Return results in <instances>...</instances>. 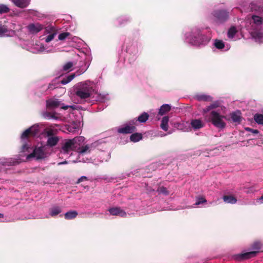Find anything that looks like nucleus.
<instances>
[{
	"label": "nucleus",
	"mask_w": 263,
	"mask_h": 263,
	"mask_svg": "<svg viewBox=\"0 0 263 263\" xmlns=\"http://www.w3.org/2000/svg\"><path fill=\"white\" fill-rule=\"evenodd\" d=\"M84 141V138L81 136L66 140L62 145V149L64 153H68L72 151H78V146L81 145Z\"/></svg>",
	"instance_id": "1"
},
{
	"label": "nucleus",
	"mask_w": 263,
	"mask_h": 263,
	"mask_svg": "<svg viewBox=\"0 0 263 263\" xmlns=\"http://www.w3.org/2000/svg\"><path fill=\"white\" fill-rule=\"evenodd\" d=\"M93 89L92 86L87 83H81L76 88L75 93L81 99L89 98L91 96Z\"/></svg>",
	"instance_id": "2"
},
{
	"label": "nucleus",
	"mask_w": 263,
	"mask_h": 263,
	"mask_svg": "<svg viewBox=\"0 0 263 263\" xmlns=\"http://www.w3.org/2000/svg\"><path fill=\"white\" fill-rule=\"evenodd\" d=\"M262 246V244L260 241H255L251 245L252 249L254 251L238 254L236 256V259L238 260H242L254 257L259 252Z\"/></svg>",
	"instance_id": "3"
},
{
	"label": "nucleus",
	"mask_w": 263,
	"mask_h": 263,
	"mask_svg": "<svg viewBox=\"0 0 263 263\" xmlns=\"http://www.w3.org/2000/svg\"><path fill=\"white\" fill-rule=\"evenodd\" d=\"M224 117L220 115L215 111H212L210 113L209 120L212 124L216 127L222 129L225 127L226 124L223 120Z\"/></svg>",
	"instance_id": "4"
},
{
	"label": "nucleus",
	"mask_w": 263,
	"mask_h": 263,
	"mask_svg": "<svg viewBox=\"0 0 263 263\" xmlns=\"http://www.w3.org/2000/svg\"><path fill=\"white\" fill-rule=\"evenodd\" d=\"M214 21L217 24H222L229 18V12L225 10H216L212 12Z\"/></svg>",
	"instance_id": "5"
},
{
	"label": "nucleus",
	"mask_w": 263,
	"mask_h": 263,
	"mask_svg": "<svg viewBox=\"0 0 263 263\" xmlns=\"http://www.w3.org/2000/svg\"><path fill=\"white\" fill-rule=\"evenodd\" d=\"M208 40L206 36L198 33L197 35H194L190 40V43L196 46H199L202 44H205Z\"/></svg>",
	"instance_id": "6"
},
{
	"label": "nucleus",
	"mask_w": 263,
	"mask_h": 263,
	"mask_svg": "<svg viewBox=\"0 0 263 263\" xmlns=\"http://www.w3.org/2000/svg\"><path fill=\"white\" fill-rule=\"evenodd\" d=\"M39 133V127L37 125H33L25 130L22 134L21 138L26 139L29 137H35Z\"/></svg>",
	"instance_id": "7"
},
{
	"label": "nucleus",
	"mask_w": 263,
	"mask_h": 263,
	"mask_svg": "<svg viewBox=\"0 0 263 263\" xmlns=\"http://www.w3.org/2000/svg\"><path fill=\"white\" fill-rule=\"evenodd\" d=\"M45 157V154L42 147H35L33 152L28 156V157H35L36 159H43Z\"/></svg>",
	"instance_id": "8"
},
{
	"label": "nucleus",
	"mask_w": 263,
	"mask_h": 263,
	"mask_svg": "<svg viewBox=\"0 0 263 263\" xmlns=\"http://www.w3.org/2000/svg\"><path fill=\"white\" fill-rule=\"evenodd\" d=\"M108 211L110 215L113 216H119L121 217H125L126 213L125 211L121 209L120 207H113L109 209Z\"/></svg>",
	"instance_id": "9"
},
{
	"label": "nucleus",
	"mask_w": 263,
	"mask_h": 263,
	"mask_svg": "<svg viewBox=\"0 0 263 263\" xmlns=\"http://www.w3.org/2000/svg\"><path fill=\"white\" fill-rule=\"evenodd\" d=\"M136 129V127L135 126L126 125L124 127L118 128V132L123 134H132L135 132Z\"/></svg>",
	"instance_id": "10"
},
{
	"label": "nucleus",
	"mask_w": 263,
	"mask_h": 263,
	"mask_svg": "<svg viewBox=\"0 0 263 263\" xmlns=\"http://www.w3.org/2000/svg\"><path fill=\"white\" fill-rule=\"evenodd\" d=\"M27 28L29 31L31 33H36L43 29V26L39 24H30L28 25Z\"/></svg>",
	"instance_id": "11"
},
{
	"label": "nucleus",
	"mask_w": 263,
	"mask_h": 263,
	"mask_svg": "<svg viewBox=\"0 0 263 263\" xmlns=\"http://www.w3.org/2000/svg\"><path fill=\"white\" fill-rule=\"evenodd\" d=\"M61 101L57 99H49L46 101V106L50 109L57 108L61 106Z\"/></svg>",
	"instance_id": "12"
},
{
	"label": "nucleus",
	"mask_w": 263,
	"mask_h": 263,
	"mask_svg": "<svg viewBox=\"0 0 263 263\" xmlns=\"http://www.w3.org/2000/svg\"><path fill=\"white\" fill-rule=\"evenodd\" d=\"M15 5L19 8L26 7L30 3V0H11Z\"/></svg>",
	"instance_id": "13"
},
{
	"label": "nucleus",
	"mask_w": 263,
	"mask_h": 263,
	"mask_svg": "<svg viewBox=\"0 0 263 263\" xmlns=\"http://www.w3.org/2000/svg\"><path fill=\"white\" fill-rule=\"evenodd\" d=\"M231 118L234 122L240 123L241 121V113L239 111H236L231 114Z\"/></svg>",
	"instance_id": "14"
},
{
	"label": "nucleus",
	"mask_w": 263,
	"mask_h": 263,
	"mask_svg": "<svg viewBox=\"0 0 263 263\" xmlns=\"http://www.w3.org/2000/svg\"><path fill=\"white\" fill-rule=\"evenodd\" d=\"M195 98L199 101H212L213 99L210 96L204 94L197 95Z\"/></svg>",
	"instance_id": "15"
},
{
	"label": "nucleus",
	"mask_w": 263,
	"mask_h": 263,
	"mask_svg": "<svg viewBox=\"0 0 263 263\" xmlns=\"http://www.w3.org/2000/svg\"><path fill=\"white\" fill-rule=\"evenodd\" d=\"M191 124L192 127L195 129H198L203 127V124L202 121L199 119L193 120Z\"/></svg>",
	"instance_id": "16"
},
{
	"label": "nucleus",
	"mask_w": 263,
	"mask_h": 263,
	"mask_svg": "<svg viewBox=\"0 0 263 263\" xmlns=\"http://www.w3.org/2000/svg\"><path fill=\"white\" fill-rule=\"evenodd\" d=\"M168 121L169 118L168 116H164L163 117L161 121L160 127L165 132L167 131L168 129Z\"/></svg>",
	"instance_id": "17"
},
{
	"label": "nucleus",
	"mask_w": 263,
	"mask_h": 263,
	"mask_svg": "<svg viewBox=\"0 0 263 263\" xmlns=\"http://www.w3.org/2000/svg\"><path fill=\"white\" fill-rule=\"evenodd\" d=\"M224 202L227 203L234 204L237 202V199L232 195H224L223 196Z\"/></svg>",
	"instance_id": "18"
},
{
	"label": "nucleus",
	"mask_w": 263,
	"mask_h": 263,
	"mask_svg": "<svg viewBox=\"0 0 263 263\" xmlns=\"http://www.w3.org/2000/svg\"><path fill=\"white\" fill-rule=\"evenodd\" d=\"M171 109V106L169 104H165L162 105L159 109V114L163 116L167 112L170 111Z\"/></svg>",
	"instance_id": "19"
},
{
	"label": "nucleus",
	"mask_w": 263,
	"mask_h": 263,
	"mask_svg": "<svg viewBox=\"0 0 263 263\" xmlns=\"http://www.w3.org/2000/svg\"><path fill=\"white\" fill-rule=\"evenodd\" d=\"M252 38L256 41L260 40L263 39V32L259 31H254L250 32Z\"/></svg>",
	"instance_id": "20"
},
{
	"label": "nucleus",
	"mask_w": 263,
	"mask_h": 263,
	"mask_svg": "<svg viewBox=\"0 0 263 263\" xmlns=\"http://www.w3.org/2000/svg\"><path fill=\"white\" fill-rule=\"evenodd\" d=\"M59 140V139L57 137H49L47 141V145L50 147L54 146L57 144Z\"/></svg>",
	"instance_id": "21"
},
{
	"label": "nucleus",
	"mask_w": 263,
	"mask_h": 263,
	"mask_svg": "<svg viewBox=\"0 0 263 263\" xmlns=\"http://www.w3.org/2000/svg\"><path fill=\"white\" fill-rule=\"evenodd\" d=\"M219 106V103L218 102L216 101L214 103H212L211 105L207 106L204 108L203 109V112L206 113L211 109H215Z\"/></svg>",
	"instance_id": "22"
},
{
	"label": "nucleus",
	"mask_w": 263,
	"mask_h": 263,
	"mask_svg": "<svg viewBox=\"0 0 263 263\" xmlns=\"http://www.w3.org/2000/svg\"><path fill=\"white\" fill-rule=\"evenodd\" d=\"M78 214V213L76 211H70L65 214L64 217L66 219H72L75 218Z\"/></svg>",
	"instance_id": "23"
},
{
	"label": "nucleus",
	"mask_w": 263,
	"mask_h": 263,
	"mask_svg": "<svg viewBox=\"0 0 263 263\" xmlns=\"http://www.w3.org/2000/svg\"><path fill=\"white\" fill-rule=\"evenodd\" d=\"M142 139V135L140 133H136L132 134L130 136V140L134 142L139 141Z\"/></svg>",
	"instance_id": "24"
},
{
	"label": "nucleus",
	"mask_w": 263,
	"mask_h": 263,
	"mask_svg": "<svg viewBox=\"0 0 263 263\" xmlns=\"http://www.w3.org/2000/svg\"><path fill=\"white\" fill-rule=\"evenodd\" d=\"M76 77L75 73H71L69 76L63 78V79L61 81V83L63 85H65L69 83L71 80H72Z\"/></svg>",
	"instance_id": "25"
},
{
	"label": "nucleus",
	"mask_w": 263,
	"mask_h": 263,
	"mask_svg": "<svg viewBox=\"0 0 263 263\" xmlns=\"http://www.w3.org/2000/svg\"><path fill=\"white\" fill-rule=\"evenodd\" d=\"M148 114L144 112L138 117L137 121H138L140 123H144L148 120Z\"/></svg>",
	"instance_id": "26"
},
{
	"label": "nucleus",
	"mask_w": 263,
	"mask_h": 263,
	"mask_svg": "<svg viewBox=\"0 0 263 263\" xmlns=\"http://www.w3.org/2000/svg\"><path fill=\"white\" fill-rule=\"evenodd\" d=\"M254 120L258 124H263V115L256 114L254 115Z\"/></svg>",
	"instance_id": "27"
},
{
	"label": "nucleus",
	"mask_w": 263,
	"mask_h": 263,
	"mask_svg": "<svg viewBox=\"0 0 263 263\" xmlns=\"http://www.w3.org/2000/svg\"><path fill=\"white\" fill-rule=\"evenodd\" d=\"M252 19L253 23L256 25H260L263 22V18L258 15H253L252 16Z\"/></svg>",
	"instance_id": "28"
},
{
	"label": "nucleus",
	"mask_w": 263,
	"mask_h": 263,
	"mask_svg": "<svg viewBox=\"0 0 263 263\" xmlns=\"http://www.w3.org/2000/svg\"><path fill=\"white\" fill-rule=\"evenodd\" d=\"M55 113H51L48 111H46L43 113V117L45 119H57L58 117H57L55 115Z\"/></svg>",
	"instance_id": "29"
},
{
	"label": "nucleus",
	"mask_w": 263,
	"mask_h": 263,
	"mask_svg": "<svg viewBox=\"0 0 263 263\" xmlns=\"http://www.w3.org/2000/svg\"><path fill=\"white\" fill-rule=\"evenodd\" d=\"M61 212V209L59 206L53 207L50 210V215L51 216H55Z\"/></svg>",
	"instance_id": "30"
},
{
	"label": "nucleus",
	"mask_w": 263,
	"mask_h": 263,
	"mask_svg": "<svg viewBox=\"0 0 263 263\" xmlns=\"http://www.w3.org/2000/svg\"><path fill=\"white\" fill-rule=\"evenodd\" d=\"M237 32V30L235 27H231L228 30V36L229 38H233Z\"/></svg>",
	"instance_id": "31"
},
{
	"label": "nucleus",
	"mask_w": 263,
	"mask_h": 263,
	"mask_svg": "<svg viewBox=\"0 0 263 263\" xmlns=\"http://www.w3.org/2000/svg\"><path fill=\"white\" fill-rule=\"evenodd\" d=\"M214 45L215 47L219 49H223L224 47V44L221 40H216Z\"/></svg>",
	"instance_id": "32"
},
{
	"label": "nucleus",
	"mask_w": 263,
	"mask_h": 263,
	"mask_svg": "<svg viewBox=\"0 0 263 263\" xmlns=\"http://www.w3.org/2000/svg\"><path fill=\"white\" fill-rule=\"evenodd\" d=\"M89 147L88 145H86L85 146H82L80 147V145L78 146V149L79 150V153L81 154H84L86 153L89 150Z\"/></svg>",
	"instance_id": "33"
},
{
	"label": "nucleus",
	"mask_w": 263,
	"mask_h": 263,
	"mask_svg": "<svg viewBox=\"0 0 263 263\" xmlns=\"http://www.w3.org/2000/svg\"><path fill=\"white\" fill-rule=\"evenodd\" d=\"M9 8L5 5H0V14L7 13L9 11Z\"/></svg>",
	"instance_id": "34"
},
{
	"label": "nucleus",
	"mask_w": 263,
	"mask_h": 263,
	"mask_svg": "<svg viewBox=\"0 0 263 263\" xmlns=\"http://www.w3.org/2000/svg\"><path fill=\"white\" fill-rule=\"evenodd\" d=\"M206 202V200L205 199V198L204 197H202V196H199V197H197L195 205H199L200 204H201V203H204Z\"/></svg>",
	"instance_id": "35"
},
{
	"label": "nucleus",
	"mask_w": 263,
	"mask_h": 263,
	"mask_svg": "<svg viewBox=\"0 0 263 263\" xmlns=\"http://www.w3.org/2000/svg\"><path fill=\"white\" fill-rule=\"evenodd\" d=\"M73 66L72 62H68L63 66V70L65 71H68Z\"/></svg>",
	"instance_id": "36"
},
{
	"label": "nucleus",
	"mask_w": 263,
	"mask_h": 263,
	"mask_svg": "<svg viewBox=\"0 0 263 263\" xmlns=\"http://www.w3.org/2000/svg\"><path fill=\"white\" fill-rule=\"evenodd\" d=\"M158 191L159 192V193L166 195H168L169 194V192L167 189L164 186L159 187V189H158Z\"/></svg>",
	"instance_id": "37"
},
{
	"label": "nucleus",
	"mask_w": 263,
	"mask_h": 263,
	"mask_svg": "<svg viewBox=\"0 0 263 263\" xmlns=\"http://www.w3.org/2000/svg\"><path fill=\"white\" fill-rule=\"evenodd\" d=\"M8 31V30L6 26L0 25V37L2 36Z\"/></svg>",
	"instance_id": "38"
},
{
	"label": "nucleus",
	"mask_w": 263,
	"mask_h": 263,
	"mask_svg": "<svg viewBox=\"0 0 263 263\" xmlns=\"http://www.w3.org/2000/svg\"><path fill=\"white\" fill-rule=\"evenodd\" d=\"M70 34V33L69 32H63V33H60L59 35V36H58V39L59 40L62 41V40H64V39H65Z\"/></svg>",
	"instance_id": "39"
},
{
	"label": "nucleus",
	"mask_w": 263,
	"mask_h": 263,
	"mask_svg": "<svg viewBox=\"0 0 263 263\" xmlns=\"http://www.w3.org/2000/svg\"><path fill=\"white\" fill-rule=\"evenodd\" d=\"M55 34H56V33H51L49 35H48L45 40L46 42L49 43L50 41H51L54 39Z\"/></svg>",
	"instance_id": "40"
},
{
	"label": "nucleus",
	"mask_w": 263,
	"mask_h": 263,
	"mask_svg": "<svg viewBox=\"0 0 263 263\" xmlns=\"http://www.w3.org/2000/svg\"><path fill=\"white\" fill-rule=\"evenodd\" d=\"M245 129L247 131L250 132L254 134H257L259 133V131L257 129H252V128H251L249 127H247L245 128Z\"/></svg>",
	"instance_id": "41"
},
{
	"label": "nucleus",
	"mask_w": 263,
	"mask_h": 263,
	"mask_svg": "<svg viewBox=\"0 0 263 263\" xmlns=\"http://www.w3.org/2000/svg\"><path fill=\"white\" fill-rule=\"evenodd\" d=\"M69 108H71L72 109L74 108L73 106H69V105H65L63 103H61V108L64 110H66Z\"/></svg>",
	"instance_id": "42"
},
{
	"label": "nucleus",
	"mask_w": 263,
	"mask_h": 263,
	"mask_svg": "<svg viewBox=\"0 0 263 263\" xmlns=\"http://www.w3.org/2000/svg\"><path fill=\"white\" fill-rule=\"evenodd\" d=\"M88 180L87 177L86 176H82L81 178H80L78 181H77L76 183L79 184L81 183L82 181Z\"/></svg>",
	"instance_id": "43"
},
{
	"label": "nucleus",
	"mask_w": 263,
	"mask_h": 263,
	"mask_svg": "<svg viewBox=\"0 0 263 263\" xmlns=\"http://www.w3.org/2000/svg\"><path fill=\"white\" fill-rule=\"evenodd\" d=\"M46 133L47 135L50 137L53 135V130L52 129H47Z\"/></svg>",
	"instance_id": "44"
},
{
	"label": "nucleus",
	"mask_w": 263,
	"mask_h": 263,
	"mask_svg": "<svg viewBox=\"0 0 263 263\" xmlns=\"http://www.w3.org/2000/svg\"><path fill=\"white\" fill-rule=\"evenodd\" d=\"M258 11L259 13H263V7H259Z\"/></svg>",
	"instance_id": "45"
},
{
	"label": "nucleus",
	"mask_w": 263,
	"mask_h": 263,
	"mask_svg": "<svg viewBox=\"0 0 263 263\" xmlns=\"http://www.w3.org/2000/svg\"><path fill=\"white\" fill-rule=\"evenodd\" d=\"M55 88V86H53V84H49L48 87V89H53Z\"/></svg>",
	"instance_id": "46"
},
{
	"label": "nucleus",
	"mask_w": 263,
	"mask_h": 263,
	"mask_svg": "<svg viewBox=\"0 0 263 263\" xmlns=\"http://www.w3.org/2000/svg\"><path fill=\"white\" fill-rule=\"evenodd\" d=\"M3 217H4V215L3 214L0 213V218H3Z\"/></svg>",
	"instance_id": "47"
},
{
	"label": "nucleus",
	"mask_w": 263,
	"mask_h": 263,
	"mask_svg": "<svg viewBox=\"0 0 263 263\" xmlns=\"http://www.w3.org/2000/svg\"><path fill=\"white\" fill-rule=\"evenodd\" d=\"M259 200H263V195L259 198Z\"/></svg>",
	"instance_id": "48"
},
{
	"label": "nucleus",
	"mask_w": 263,
	"mask_h": 263,
	"mask_svg": "<svg viewBox=\"0 0 263 263\" xmlns=\"http://www.w3.org/2000/svg\"><path fill=\"white\" fill-rule=\"evenodd\" d=\"M123 21H124L125 22H129V20L128 19H126L125 20H123Z\"/></svg>",
	"instance_id": "49"
},
{
	"label": "nucleus",
	"mask_w": 263,
	"mask_h": 263,
	"mask_svg": "<svg viewBox=\"0 0 263 263\" xmlns=\"http://www.w3.org/2000/svg\"><path fill=\"white\" fill-rule=\"evenodd\" d=\"M77 72L78 73L77 75H80L81 74V72H79V71H78Z\"/></svg>",
	"instance_id": "50"
},
{
	"label": "nucleus",
	"mask_w": 263,
	"mask_h": 263,
	"mask_svg": "<svg viewBox=\"0 0 263 263\" xmlns=\"http://www.w3.org/2000/svg\"><path fill=\"white\" fill-rule=\"evenodd\" d=\"M123 23V22H121L120 23V25H122Z\"/></svg>",
	"instance_id": "51"
}]
</instances>
